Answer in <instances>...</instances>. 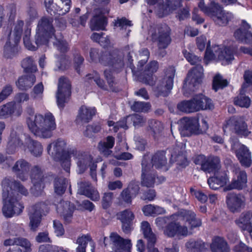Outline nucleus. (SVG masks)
<instances>
[{
	"label": "nucleus",
	"instance_id": "423d86ee",
	"mask_svg": "<svg viewBox=\"0 0 252 252\" xmlns=\"http://www.w3.org/2000/svg\"><path fill=\"white\" fill-rule=\"evenodd\" d=\"M71 94V84L68 78L62 76L59 79L56 97L58 105L63 107Z\"/></svg>",
	"mask_w": 252,
	"mask_h": 252
},
{
	"label": "nucleus",
	"instance_id": "052dcab7",
	"mask_svg": "<svg viewBox=\"0 0 252 252\" xmlns=\"http://www.w3.org/2000/svg\"><path fill=\"white\" fill-rule=\"evenodd\" d=\"M131 26V22L125 17L118 19L115 23V26L119 27L120 29H126L127 27H130Z\"/></svg>",
	"mask_w": 252,
	"mask_h": 252
},
{
	"label": "nucleus",
	"instance_id": "79ce46f5",
	"mask_svg": "<svg viewBox=\"0 0 252 252\" xmlns=\"http://www.w3.org/2000/svg\"><path fill=\"white\" fill-rule=\"evenodd\" d=\"M21 64L25 71L27 73H33L37 71L36 66L31 57H27L24 59Z\"/></svg>",
	"mask_w": 252,
	"mask_h": 252
},
{
	"label": "nucleus",
	"instance_id": "393cba45",
	"mask_svg": "<svg viewBox=\"0 0 252 252\" xmlns=\"http://www.w3.org/2000/svg\"><path fill=\"white\" fill-rule=\"evenodd\" d=\"M79 190L80 194L85 195L94 201L99 200L98 192L95 189L91 188L88 183H82Z\"/></svg>",
	"mask_w": 252,
	"mask_h": 252
},
{
	"label": "nucleus",
	"instance_id": "13d9d810",
	"mask_svg": "<svg viewBox=\"0 0 252 252\" xmlns=\"http://www.w3.org/2000/svg\"><path fill=\"white\" fill-rule=\"evenodd\" d=\"M113 196V194L112 192H107L104 194L101 201L102 206L103 209H106L110 206L112 203Z\"/></svg>",
	"mask_w": 252,
	"mask_h": 252
},
{
	"label": "nucleus",
	"instance_id": "20e7f679",
	"mask_svg": "<svg viewBox=\"0 0 252 252\" xmlns=\"http://www.w3.org/2000/svg\"><path fill=\"white\" fill-rule=\"evenodd\" d=\"M48 211V206L43 202H37L29 207L30 226L32 230H36L40 224L42 215Z\"/></svg>",
	"mask_w": 252,
	"mask_h": 252
},
{
	"label": "nucleus",
	"instance_id": "0eeeda50",
	"mask_svg": "<svg viewBox=\"0 0 252 252\" xmlns=\"http://www.w3.org/2000/svg\"><path fill=\"white\" fill-rule=\"evenodd\" d=\"M54 32L52 21L48 18H42L38 24L35 41L37 43L42 41H47L49 38L54 35Z\"/></svg>",
	"mask_w": 252,
	"mask_h": 252
},
{
	"label": "nucleus",
	"instance_id": "ea45409f",
	"mask_svg": "<svg viewBox=\"0 0 252 252\" xmlns=\"http://www.w3.org/2000/svg\"><path fill=\"white\" fill-rule=\"evenodd\" d=\"M228 84V81L224 79L220 74H216L213 78V88L215 91H217L219 89H222Z\"/></svg>",
	"mask_w": 252,
	"mask_h": 252
},
{
	"label": "nucleus",
	"instance_id": "1a4fd4ad",
	"mask_svg": "<svg viewBox=\"0 0 252 252\" xmlns=\"http://www.w3.org/2000/svg\"><path fill=\"white\" fill-rule=\"evenodd\" d=\"M65 147L66 143L63 140L58 139L53 143V149L56 158L62 161L63 167L67 172H69L70 157L68 152L65 150Z\"/></svg>",
	"mask_w": 252,
	"mask_h": 252
},
{
	"label": "nucleus",
	"instance_id": "a18cd8bd",
	"mask_svg": "<svg viewBox=\"0 0 252 252\" xmlns=\"http://www.w3.org/2000/svg\"><path fill=\"white\" fill-rule=\"evenodd\" d=\"M91 239L89 235H82L77 238L76 243L78 246L76 248V252H86V248L89 241Z\"/></svg>",
	"mask_w": 252,
	"mask_h": 252
},
{
	"label": "nucleus",
	"instance_id": "6e6d98bb",
	"mask_svg": "<svg viewBox=\"0 0 252 252\" xmlns=\"http://www.w3.org/2000/svg\"><path fill=\"white\" fill-rule=\"evenodd\" d=\"M16 242V245L23 248L25 252H32V244L28 239L22 237H17Z\"/></svg>",
	"mask_w": 252,
	"mask_h": 252
},
{
	"label": "nucleus",
	"instance_id": "69168bd1",
	"mask_svg": "<svg viewBox=\"0 0 252 252\" xmlns=\"http://www.w3.org/2000/svg\"><path fill=\"white\" fill-rule=\"evenodd\" d=\"M55 232L58 236H61L63 235L64 230L62 224L58 220H55L53 222Z\"/></svg>",
	"mask_w": 252,
	"mask_h": 252
},
{
	"label": "nucleus",
	"instance_id": "c85d7f7f",
	"mask_svg": "<svg viewBox=\"0 0 252 252\" xmlns=\"http://www.w3.org/2000/svg\"><path fill=\"white\" fill-rule=\"evenodd\" d=\"M31 179L35 189L40 191L44 187L43 183V177L40 170L37 167H34L32 171Z\"/></svg>",
	"mask_w": 252,
	"mask_h": 252
},
{
	"label": "nucleus",
	"instance_id": "bb28decb",
	"mask_svg": "<svg viewBox=\"0 0 252 252\" xmlns=\"http://www.w3.org/2000/svg\"><path fill=\"white\" fill-rule=\"evenodd\" d=\"M151 169L154 166L156 168H164L165 170H167L166 167L167 159L163 152H158L153 155L151 158Z\"/></svg>",
	"mask_w": 252,
	"mask_h": 252
},
{
	"label": "nucleus",
	"instance_id": "c756f323",
	"mask_svg": "<svg viewBox=\"0 0 252 252\" xmlns=\"http://www.w3.org/2000/svg\"><path fill=\"white\" fill-rule=\"evenodd\" d=\"M181 215L185 221L188 222L191 228L199 227L201 225V220L197 218L195 213L190 211H185Z\"/></svg>",
	"mask_w": 252,
	"mask_h": 252
},
{
	"label": "nucleus",
	"instance_id": "f704fd0d",
	"mask_svg": "<svg viewBox=\"0 0 252 252\" xmlns=\"http://www.w3.org/2000/svg\"><path fill=\"white\" fill-rule=\"evenodd\" d=\"M228 178L225 175H215L208 180V184L211 189H217L226 185Z\"/></svg>",
	"mask_w": 252,
	"mask_h": 252
},
{
	"label": "nucleus",
	"instance_id": "9b49d317",
	"mask_svg": "<svg viewBox=\"0 0 252 252\" xmlns=\"http://www.w3.org/2000/svg\"><path fill=\"white\" fill-rule=\"evenodd\" d=\"M196 164H200L201 169L205 172H214L220 167V160L217 157H206L204 155L198 156L195 159Z\"/></svg>",
	"mask_w": 252,
	"mask_h": 252
},
{
	"label": "nucleus",
	"instance_id": "ddd939ff",
	"mask_svg": "<svg viewBox=\"0 0 252 252\" xmlns=\"http://www.w3.org/2000/svg\"><path fill=\"white\" fill-rule=\"evenodd\" d=\"M24 22L22 21H18L14 25L13 29L11 31L9 35V42H7L4 47V55L7 58L11 57L9 53H11L13 50V47L10 44V41H14V43H16L20 41L21 35L23 32V27Z\"/></svg>",
	"mask_w": 252,
	"mask_h": 252
},
{
	"label": "nucleus",
	"instance_id": "5701e85b",
	"mask_svg": "<svg viewBox=\"0 0 252 252\" xmlns=\"http://www.w3.org/2000/svg\"><path fill=\"white\" fill-rule=\"evenodd\" d=\"M250 28L248 24L243 22L242 27L237 31V40L243 43L252 45V33L249 31Z\"/></svg>",
	"mask_w": 252,
	"mask_h": 252
},
{
	"label": "nucleus",
	"instance_id": "4be33fe9",
	"mask_svg": "<svg viewBox=\"0 0 252 252\" xmlns=\"http://www.w3.org/2000/svg\"><path fill=\"white\" fill-rule=\"evenodd\" d=\"M237 224L243 231H247L252 238V212L242 214Z\"/></svg>",
	"mask_w": 252,
	"mask_h": 252
},
{
	"label": "nucleus",
	"instance_id": "7c9ffc66",
	"mask_svg": "<svg viewBox=\"0 0 252 252\" xmlns=\"http://www.w3.org/2000/svg\"><path fill=\"white\" fill-rule=\"evenodd\" d=\"M196 105L197 112L201 110L211 109L214 105L211 100L202 94H199L194 97Z\"/></svg>",
	"mask_w": 252,
	"mask_h": 252
},
{
	"label": "nucleus",
	"instance_id": "3c124183",
	"mask_svg": "<svg viewBox=\"0 0 252 252\" xmlns=\"http://www.w3.org/2000/svg\"><path fill=\"white\" fill-rule=\"evenodd\" d=\"M247 175L245 171H240L237 175V189H241L247 187Z\"/></svg>",
	"mask_w": 252,
	"mask_h": 252
},
{
	"label": "nucleus",
	"instance_id": "de8ad7c7",
	"mask_svg": "<svg viewBox=\"0 0 252 252\" xmlns=\"http://www.w3.org/2000/svg\"><path fill=\"white\" fill-rule=\"evenodd\" d=\"M66 179L63 178H60L55 179V191L59 195L63 194L66 189Z\"/></svg>",
	"mask_w": 252,
	"mask_h": 252
},
{
	"label": "nucleus",
	"instance_id": "39448f33",
	"mask_svg": "<svg viewBox=\"0 0 252 252\" xmlns=\"http://www.w3.org/2000/svg\"><path fill=\"white\" fill-rule=\"evenodd\" d=\"M184 220L182 215L177 216L176 221L169 223L163 229V233L168 237L178 236H187L189 234L188 228L183 224Z\"/></svg>",
	"mask_w": 252,
	"mask_h": 252
},
{
	"label": "nucleus",
	"instance_id": "f257e3e1",
	"mask_svg": "<svg viewBox=\"0 0 252 252\" xmlns=\"http://www.w3.org/2000/svg\"><path fill=\"white\" fill-rule=\"evenodd\" d=\"M2 187L4 202L2 212L4 215L6 217H11L14 215L20 214L23 211L24 206L14 198L13 191L27 196L29 193L28 190L19 182L13 181L9 178H5L2 181Z\"/></svg>",
	"mask_w": 252,
	"mask_h": 252
},
{
	"label": "nucleus",
	"instance_id": "6ab92c4d",
	"mask_svg": "<svg viewBox=\"0 0 252 252\" xmlns=\"http://www.w3.org/2000/svg\"><path fill=\"white\" fill-rule=\"evenodd\" d=\"M158 62L155 61H152L146 65L145 70L141 72L139 79L146 84L152 85L154 84L153 74L158 70Z\"/></svg>",
	"mask_w": 252,
	"mask_h": 252
},
{
	"label": "nucleus",
	"instance_id": "e2e57ef3",
	"mask_svg": "<svg viewBox=\"0 0 252 252\" xmlns=\"http://www.w3.org/2000/svg\"><path fill=\"white\" fill-rule=\"evenodd\" d=\"M126 189L132 196L135 197L138 193L139 187L137 184L131 182L129 184Z\"/></svg>",
	"mask_w": 252,
	"mask_h": 252
},
{
	"label": "nucleus",
	"instance_id": "9d476101",
	"mask_svg": "<svg viewBox=\"0 0 252 252\" xmlns=\"http://www.w3.org/2000/svg\"><path fill=\"white\" fill-rule=\"evenodd\" d=\"M175 73L174 67L170 66L166 70L165 76L158 84L157 91L159 94L167 96L170 93L172 89Z\"/></svg>",
	"mask_w": 252,
	"mask_h": 252
},
{
	"label": "nucleus",
	"instance_id": "37998d69",
	"mask_svg": "<svg viewBox=\"0 0 252 252\" xmlns=\"http://www.w3.org/2000/svg\"><path fill=\"white\" fill-rule=\"evenodd\" d=\"M86 79L88 81L93 79L98 87L104 90H108L104 81L100 78L98 73L95 71H94L92 73L87 75Z\"/></svg>",
	"mask_w": 252,
	"mask_h": 252
},
{
	"label": "nucleus",
	"instance_id": "c03bdc74",
	"mask_svg": "<svg viewBox=\"0 0 252 252\" xmlns=\"http://www.w3.org/2000/svg\"><path fill=\"white\" fill-rule=\"evenodd\" d=\"M227 207L230 211L234 213L236 211V193L235 192H228L226 196Z\"/></svg>",
	"mask_w": 252,
	"mask_h": 252
},
{
	"label": "nucleus",
	"instance_id": "473e14b6",
	"mask_svg": "<svg viewBox=\"0 0 252 252\" xmlns=\"http://www.w3.org/2000/svg\"><path fill=\"white\" fill-rule=\"evenodd\" d=\"M107 25V18L102 13L96 14L91 21V27L92 30H104Z\"/></svg>",
	"mask_w": 252,
	"mask_h": 252
},
{
	"label": "nucleus",
	"instance_id": "6e6552de",
	"mask_svg": "<svg viewBox=\"0 0 252 252\" xmlns=\"http://www.w3.org/2000/svg\"><path fill=\"white\" fill-rule=\"evenodd\" d=\"M108 240H110L112 249L116 252L129 251L132 246L130 240L123 239L116 232L111 233L109 238H104V243L105 245Z\"/></svg>",
	"mask_w": 252,
	"mask_h": 252
},
{
	"label": "nucleus",
	"instance_id": "680f3d73",
	"mask_svg": "<svg viewBox=\"0 0 252 252\" xmlns=\"http://www.w3.org/2000/svg\"><path fill=\"white\" fill-rule=\"evenodd\" d=\"M92 158L90 156H86L84 158H79L77 164L82 169H85L92 162Z\"/></svg>",
	"mask_w": 252,
	"mask_h": 252
},
{
	"label": "nucleus",
	"instance_id": "cd10ccee",
	"mask_svg": "<svg viewBox=\"0 0 252 252\" xmlns=\"http://www.w3.org/2000/svg\"><path fill=\"white\" fill-rule=\"evenodd\" d=\"M212 252H229V248L226 242L220 237H217L213 239L211 245Z\"/></svg>",
	"mask_w": 252,
	"mask_h": 252
},
{
	"label": "nucleus",
	"instance_id": "dca6fc26",
	"mask_svg": "<svg viewBox=\"0 0 252 252\" xmlns=\"http://www.w3.org/2000/svg\"><path fill=\"white\" fill-rule=\"evenodd\" d=\"M181 132L182 134L189 136L191 134H198L199 125L198 119L184 118L180 121Z\"/></svg>",
	"mask_w": 252,
	"mask_h": 252
},
{
	"label": "nucleus",
	"instance_id": "e433bc0d",
	"mask_svg": "<svg viewBox=\"0 0 252 252\" xmlns=\"http://www.w3.org/2000/svg\"><path fill=\"white\" fill-rule=\"evenodd\" d=\"M70 0H56L54 13L63 15L68 12L70 8Z\"/></svg>",
	"mask_w": 252,
	"mask_h": 252
},
{
	"label": "nucleus",
	"instance_id": "2eb2a0df",
	"mask_svg": "<svg viewBox=\"0 0 252 252\" xmlns=\"http://www.w3.org/2000/svg\"><path fill=\"white\" fill-rule=\"evenodd\" d=\"M154 38L159 49L166 48L171 42L170 28L166 25L158 27Z\"/></svg>",
	"mask_w": 252,
	"mask_h": 252
},
{
	"label": "nucleus",
	"instance_id": "8fccbe9b",
	"mask_svg": "<svg viewBox=\"0 0 252 252\" xmlns=\"http://www.w3.org/2000/svg\"><path fill=\"white\" fill-rule=\"evenodd\" d=\"M151 105L149 103L144 102H135L131 106V109L136 112H146L149 111Z\"/></svg>",
	"mask_w": 252,
	"mask_h": 252
},
{
	"label": "nucleus",
	"instance_id": "a19ab883",
	"mask_svg": "<svg viewBox=\"0 0 252 252\" xmlns=\"http://www.w3.org/2000/svg\"><path fill=\"white\" fill-rule=\"evenodd\" d=\"M22 144V143L16 133L14 132L11 133L10 135V139L8 143L7 152L10 154L13 153L16 149V147L17 146H19Z\"/></svg>",
	"mask_w": 252,
	"mask_h": 252
},
{
	"label": "nucleus",
	"instance_id": "338daca9",
	"mask_svg": "<svg viewBox=\"0 0 252 252\" xmlns=\"http://www.w3.org/2000/svg\"><path fill=\"white\" fill-rule=\"evenodd\" d=\"M251 104V100L249 97L246 96H240L237 101V104L241 107L248 108Z\"/></svg>",
	"mask_w": 252,
	"mask_h": 252
},
{
	"label": "nucleus",
	"instance_id": "4c0bfd02",
	"mask_svg": "<svg viewBox=\"0 0 252 252\" xmlns=\"http://www.w3.org/2000/svg\"><path fill=\"white\" fill-rule=\"evenodd\" d=\"M114 138L112 136H108L106 142H100L98 145V149L101 153L105 156H108L111 154L112 151L109 149H111L114 145Z\"/></svg>",
	"mask_w": 252,
	"mask_h": 252
},
{
	"label": "nucleus",
	"instance_id": "aec40b11",
	"mask_svg": "<svg viewBox=\"0 0 252 252\" xmlns=\"http://www.w3.org/2000/svg\"><path fill=\"white\" fill-rule=\"evenodd\" d=\"M234 47H231V44L225 46L218 51H215L216 55L218 59L222 61V64L226 65L231 63L234 60Z\"/></svg>",
	"mask_w": 252,
	"mask_h": 252
},
{
	"label": "nucleus",
	"instance_id": "f8f14e48",
	"mask_svg": "<svg viewBox=\"0 0 252 252\" xmlns=\"http://www.w3.org/2000/svg\"><path fill=\"white\" fill-rule=\"evenodd\" d=\"M212 11L209 15L213 17V20L219 26H225L231 19L232 15L230 13L223 10L222 8L218 3L211 2Z\"/></svg>",
	"mask_w": 252,
	"mask_h": 252
},
{
	"label": "nucleus",
	"instance_id": "864d4df0",
	"mask_svg": "<svg viewBox=\"0 0 252 252\" xmlns=\"http://www.w3.org/2000/svg\"><path fill=\"white\" fill-rule=\"evenodd\" d=\"M172 158L175 159L178 165L183 167L186 166L188 164L186 154L183 152H181L177 155H172Z\"/></svg>",
	"mask_w": 252,
	"mask_h": 252
},
{
	"label": "nucleus",
	"instance_id": "5fc2aeb1",
	"mask_svg": "<svg viewBox=\"0 0 252 252\" xmlns=\"http://www.w3.org/2000/svg\"><path fill=\"white\" fill-rule=\"evenodd\" d=\"M13 109V103H8L0 107V118L11 116Z\"/></svg>",
	"mask_w": 252,
	"mask_h": 252
},
{
	"label": "nucleus",
	"instance_id": "2f4dec72",
	"mask_svg": "<svg viewBox=\"0 0 252 252\" xmlns=\"http://www.w3.org/2000/svg\"><path fill=\"white\" fill-rule=\"evenodd\" d=\"M238 159L242 166L249 167L252 162L251 154L248 148L243 145H240Z\"/></svg>",
	"mask_w": 252,
	"mask_h": 252
},
{
	"label": "nucleus",
	"instance_id": "c9c22d12",
	"mask_svg": "<svg viewBox=\"0 0 252 252\" xmlns=\"http://www.w3.org/2000/svg\"><path fill=\"white\" fill-rule=\"evenodd\" d=\"M197 108L194 97L189 100L182 101L177 105L178 110L186 113L197 112Z\"/></svg>",
	"mask_w": 252,
	"mask_h": 252
},
{
	"label": "nucleus",
	"instance_id": "a878e982",
	"mask_svg": "<svg viewBox=\"0 0 252 252\" xmlns=\"http://www.w3.org/2000/svg\"><path fill=\"white\" fill-rule=\"evenodd\" d=\"M29 164L24 160L17 161L13 167V170L17 172V176L22 180H25L28 177Z\"/></svg>",
	"mask_w": 252,
	"mask_h": 252
},
{
	"label": "nucleus",
	"instance_id": "58836bf2",
	"mask_svg": "<svg viewBox=\"0 0 252 252\" xmlns=\"http://www.w3.org/2000/svg\"><path fill=\"white\" fill-rule=\"evenodd\" d=\"M163 128V125L159 121L151 120L148 122L147 130L154 137L158 135L162 131Z\"/></svg>",
	"mask_w": 252,
	"mask_h": 252
},
{
	"label": "nucleus",
	"instance_id": "7ed1b4c3",
	"mask_svg": "<svg viewBox=\"0 0 252 252\" xmlns=\"http://www.w3.org/2000/svg\"><path fill=\"white\" fill-rule=\"evenodd\" d=\"M184 54L186 59L191 64H197L195 67L189 72L184 87L185 88L189 85V87L192 89V91H194L195 89L192 88L196 89V87L202 82L203 77V67L198 64L200 63L201 60L197 56L187 51L184 52Z\"/></svg>",
	"mask_w": 252,
	"mask_h": 252
},
{
	"label": "nucleus",
	"instance_id": "09e8293b",
	"mask_svg": "<svg viewBox=\"0 0 252 252\" xmlns=\"http://www.w3.org/2000/svg\"><path fill=\"white\" fill-rule=\"evenodd\" d=\"M223 131L225 133H236V119L233 117L226 122V125L223 127Z\"/></svg>",
	"mask_w": 252,
	"mask_h": 252
},
{
	"label": "nucleus",
	"instance_id": "774afa93",
	"mask_svg": "<svg viewBox=\"0 0 252 252\" xmlns=\"http://www.w3.org/2000/svg\"><path fill=\"white\" fill-rule=\"evenodd\" d=\"M101 53L99 52L98 49L96 48H91L90 51V57L92 62H99V59Z\"/></svg>",
	"mask_w": 252,
	"mask_h": 252
},
{
	"label": "nucleus",
	"instance_id": "49530a36",
	"mask_svg": "<svg viewBox=\"0 0 252 252\" xmlns=\"http://www.w3.org/2000/svg\"><path fill=\"white\" fill-rule=\"evenodd\" d=\"M104 75L108 84L109 89L108 90L117 92L118 90L116 86L117 83L111 72L106 69L104 71Z\"/></svg>",
	"mask_w": 252,
	"mask_h": 252
},
{
	"label": "nucleus",
	"instance_id": "0e129e2a",
	"mask_svg": "<svg viewBox=\"0 0 252 252\" xmlns=\"http://www.w3.org/2000/svg\"><path fill=\"white\" fill-rule=\"evenodd\" d=\"M190 192L195 197L200 201L205 202L207 200V196L200 190H195L193 189H190Z\"/></svg>",
	"mask_w": 252,
	"mask_h": 252
},
{
	"label": "nucleus",
	"instance_id": "603ef678",
	"mask_svg": "<svg viewBox=\"0 0 252 252\" xmlns=\"http://www.w3.org/2000/svg\"><path fill=\"white\" fill-rule=\"evenodd\" d=\"M118 219L121 222L132 221L134 218L132 212L128 210H126L117 214Z\"/></svg>",
	"mask_w": 252,
	"mask_h": 252
},
{
	"label": "nucleus",
	"instance_id": "412c9836",
	"mask_svg": "<svg viewBox=\"0 0 252 252\" xmlns=\"http://www.w3.org/2000/svg\"><path fill=\"white\" fill-rule=\"evenodd\" d=\"M95 114V109L94 108L82 105L78 110L76 121L81 124L87 123L92 119Z\"/></svg>",
	"mask_w": 252,
	"mask_h": 252
},
{
	"label": "nucleus",
	"instance_id": "72a5a7b5",
	"mask_svg": "<svg viewBox=\"0 0 252 252\" xmlns=\"http://www.w3.org/2000/svg\"><path fill=\"white\" fill-rule=\"evenodd\" d=\"M35 80V76L32 74L25 75L19 78L17 86L21 90H27L32 86Z\"/></svg>",
	"mask_w": 252,
	"mask_h": 252
},
{
	"label": "nucleus",
	"instance_id": "4468645a",
	"mask_svg": "<svg viewBox=\"0 0 252 252\" xmlns=\"http://www.w3.org/2000/svg\"><path fill=\"white\" fill-rule=\"evenodd\" d=\"M99 63L103 65L112 67L116 69L123 65L121 57L116 51L102 52L99 59Z\"/></svg>",
	"mask_w": 252,
	"mask_h": 252
},
{
	"label": "nucleus",
	"instance_id": "f03ea898",
	"mask_svg": "<svg viewBox=\"0 0 252 252\" xmlns=\"http://www.w3.org/2000/svg\"><path fill=\"white\" fill-rule=\"evenodd\" d=\"M26 123L30 130L35 135L49 138L52 136V132L55 129V119L52 113L48 112L44 115H34L33 108L28 107L26 110Z\"/></svg>",
	"mask_w": 252,
	"mask_h": 252
},
{
	"label": "nucleus",
	"instance_id": "a211bd4d",
	"mask_svg": "<svg viewBox=\"0 0 252 252\" xmlns=\"http://www.w3.org/2000/svg\"><path fill=\"white\" fill-rule=\"evenodd\" d=\"M141 229L145 238L148 240V249L149 252H158V250L154 247L156 242V236L152 232V228L148 221L141 222Z\"/></svg>",
	"mask_w": 252,
	"mask_h": 252
},
{
	"label": "nucleus",
	"instance_id": "bf43d9fd",
	"mask_svg": "<svg viewBox=\"0 0 252 252\" xmlns=\"http://www.w3.org/2000/svg\"><path fill=\"white\" fill-rule=\"evenodd\" d=\"M32 153L35 156L41 155L42 152V147L40 143L32 141L30 147Z\"/></svg>",
	"mask_w": 252,
	"mask_h": 252
},
{
	"label": "nucleus",
	"instance_id": "b1692460",
	"mask_svg": "<svg viewBox=\"0 0 252 252\" xmlns=\"http://www.w3.org/2000/svg\"><path fill=\"white\" fill-rule=\"evenodd\" d=\"M188 252H203L207 249V245L201 240L190 239L185 244Z\"/></svg>",
	"mask_w": 252,
	"mask_h": 252
},
{
	"label": "nucleus",
	"instance_id": "f3484780",
	"mask_svg": "<svg viewBox=\"0 0 252 252\" xmlns=\"http://www.w3.org/2000/svg\"><path fill=\"white\" fill-rule=\"evenodd\" d=\"M149 158L148 156H145L142 161V185L147 187H151L154 184L155 179L152 173L151 164L147 162Z\"/></svg>",
	"mask_w": 252,
	"mask_h": 252
},
{
	"label": "nucleus",
	"instance_id": "4d7b16f0",
	"mask_svg": "<svg viewBox=\"0 0 252 252\" xmlns=\"http://www.w3.org/2000/svg\"><path fill=\"white\" fill-rule=\"evenodd\" d=\"M44 90V87L42 83L35 85L32 93V96L35 99H41Z\"/></svg>",
	"mask_w": 252,
	"mask_h": 252
}]
</instances>
